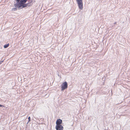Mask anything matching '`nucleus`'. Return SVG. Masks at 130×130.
<instances>
[{
	"label": "nucleus",
	"mask_w": 130,
	"mask_h": 130,
	"mask_svg": "<svg viewBox=\"0 0 130 130\" xmlns=\"http://www.w3.org/2000/svg\"><path fill=\"white\" fill-rule=\"evenodd\" d=\"M56 128L57 130H63V127L61 125H56Z\"/></svg>",
	"instance_id": "obj_4"
},
{
	"label": "nucleus",
	"mask_w": 130,
	"mask_h": 130,
	"mask_svg": "<svg viewBox=\"0 0 130 130\" xmlns=\"http://www.w3.org/2000/svg\"><path fill=\"white\" fill-rule=\"evenodd\" d=\"M27 0H21L20 2H17L14 4L15 7L18 8L19 9H20L26 7L27 5L25 3L26 2Z\"/></svg>",
	"instance_id": "obj_1"
},
{
	"label": "nucleus",
	"mask_w": 130,
	"mask_h": 130,
	"mask_svg": "<svg viewBox=\"0 0 130 130\" xmlns=\"http://www.w3.org/2000/svg\"><path fill=\"white\" fill-rule=\"evenodd\" d=\"M28 119H29V121L30 120V117H28Z\"/></svg>",
	"instance_id": "obj_9"
},
{
	"label": "nucleus",
	"mask_w": 130,
	"mask_h": 130,
	"mask_svg": "<svg viewBox=\"0 0 130 130\" xmlns=\"http://www.w3.org/2000/svg\"><path fill=\"white\" fill-rule=\"evenodd\" d=\"M3 62V61H0V64H2Z\"/></svg>",
	"instance_id": "obj_7"
},
{
	"label": "nucleus",
	"mask_w": 130,
	"mask_h": 130,
	"mask_svg": "<svg viewBox=\"0 0 130 130\" xmlns=\"http://www.w3.org/2000/svg\"><path fill=\"white\" fill-rule=\"evenodd\" d=\"M0 107H4V105H0Z\"/></svg>",
	"instance_id": "obj_8"
},
{
	"label": "nucleus",
	"mask_w": 130,
	"mask_h": 130,
	"mask_svg": "<svg viewBox=\"0 0 130 130\" xmlns=\"http://www.w3.org/2000/svg\"><path fill=\"white\" fill-rule=\"evenodd\" d=\"M9 44L8 43L7 44L5 45L4 46V48H6L9 45Z\"/></svg>",
	"instance_id": "obj_6"
},
{
	"label": "nucleus",
	"mask_w": 130,
	"mask_h": 130,
	"mask_svg": "<svg viewBox=\"0 0 130 130\" xmlns=\"http://www.w3.org/2000/svg\"><path fill=\"white\" fill-rule=\"evenodd\" d=\"M68 87V84L66 82L63 83L61 85V90L62 91L66 89Z\"/></svg>",
	"instance_id": "obj_3"
},
{
	"label": "nucleus",
	"mask_w": 130,
	"mask_h": 130,
	"mask_svg": "<svg viewBox=\"0 0 130 130\" xmlns=\"http://www.w3.org/2000/svg\"><path fill=\"white\" fill-rule=\"evenodd\" d=\"M62 122V121L60 119H58L57 120L56 124V125H61Z\"/></svg>",
	"instance_id": "obj_5"
},
{
	"label": "nucleus",
	"mask_w": 130,
	"mask_h": 130,
	"mask_svg": "<svg viewBox=\"0 0 130 130\" xmlns=\"http://www.w3.org/2000/svg\"><path fill=\"white\" fill-rule=\"evenodd\" d=\"M78 4L79 8L80 10H82L83 8V4L82 0H76Z\"/></svg>",
	"instance_id": "obj_2"
}]
</instances>
